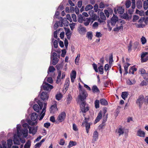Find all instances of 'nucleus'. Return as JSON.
<instances>
[{
	"label": "nucleus",
	"instance_id": "nucleus-60",
	"mask_svg": "<svg viewBox=\"0 0 148 148\" xmlns=\"http://www.w3.org/2000/svg\"><path fill=\"white\" fill-rule=\"evenodd\" d=\"M122 28H123V26H120L119 27H116L114 29V31H119Z\"/></svg>",
	"mask_w": 148,
	"mask_h": 148
},
{
	"label": "nucleus",
	"instance_id": "nucleus-41",
	"mask_svg": "<svg viewBox=\"0 0 148 148\" xmlns=\"http://www.w3.org/2000/svg\"><path fill=\"white\" fill-rule=\"evenodd\" d=\"M27 122L29 124L32 125H34L35 124H37V121H35V122H33L31 121L30 120H28L27 121Z\"/></svg>",
	"mask_w": 148,
	"mask_h": 148
},
{
	"label": "nucleus",
	"instance_id": "nucleus-21",
	"mask_svg": "<svg viewBox=\"0 0 148 148\" xmlns=\"http://www.w3.org/2000/svg\"><path fill=\"white\" fill-rule=\"evenodd\" d=\"M51 112H54L58 110L57 107V105L56 103L54 104L53 105L51 106L50 108Z\"/></svg>",
	"mask_w": 148,
	"mask_h": 148
},
{
	"label": "nucleus",
	"instance_id": "nucleus-27",
	"mask_svg": "<svg viewBox=\"0 0 148 148\" xmlns=\"http://www.w3.org/2000/svg\"><path fill=\"white\" fill-rule=\"evenodd\" d=\"M31 145V142L30 140H28L25 145L24 148H30Z\"/></svg>",
	"mask_w": 148,
	"mask_h": 148
},
{
	"label": "nucleus",
	"instance_id": "nucleus-39",
	"mask_svg": "<svg viewBox=\"0 0 148 148\" xmlns=\"http://www.w3.org/2000/svg\"><path fill=\"white\" fill-rule=\"evenodd\" d=\"M93 8V7L92 5L90 4L86 6L85 8V10L86 11H88L89 10Z\"/></svg>",
	"mask_w": 148,
	"mask_h": 148
},
{
	"label": "nucleus",
	"instance_id": "nucleus-50",
	"mask_svg": "<svg viewBox=\"0 0 148 148\" xmlns=\"http://www.w3.org/2000/svg\"><path fill=\"white\" fill-rule=\"evenodd\" d=\"M141 40L142 43L143 44H144L146 43L147 40L145 37L142 36Z\"/></svg>",
	"mask_w": 148,
	"mask_h": 148
},
{
	"label": "nucleus",
	"instance_id": "nucleus-51",
	"mask_svg": "<svg viewBox=\"0 0 148 148\" xmlns=\"http://www.w3.org/2000/svg\"><path fill=\"white\" fill-rule=\"evenodd\" d=\"M72 99V97L71 95L69 94L68 95V97L67 98L66 100L68 102V103H69L71 101V100Z\"/></svg>",
	"mask_w": 148,
	"mask_h": 148
},
{
	"label": "nucleus",
	"instance_id": "nucleus-1",
	"mask_svg": "<svg viewBox=\"0 0 148 148\" xmlns=\"http://www.w3.org/2000/svg\"><path fill=\"white\" fill-rule=\"evenodd\" d=\"M16 127L17 135H14L13 141L14 144L19 145L20 137L23 135L24 137L26 138L28 135V131L27 129H21V125L20 124L17 125Z\"/></svg>",
	"mask_w": 148,
	"mask_h": 148
},
{
	"label": "nucleus",
	"instance_id": "nucleus-8",
	"mask_svg": "<svg viewBox=\"0 0 148 148\" xmlns=\"http://www.w3.org/2000/svg\"><path fill=\"white\" fill-rule=\"evenodd\" d=\"M57 55L56 53L53 52L52 54V64L53 65H55L58 62L59 60L57 58Z\"/></svg>",
	"mask_w": 148,
	"mask_h": 148
},
{
	"label": "nucleus",
	"instance_id": "nucleus-55",
	"mask_svg": "<svg viewBox=\"0 0 148 148\" xmlns=\"http://www.w3.org/2000/svg\"><path fill=\"white\" fill-rule=\"evenodd\" d=\"M107 115L108 114H107L106 116L105 115L103 116V123H105L107 121Z\"/></svg>",
	"mask_w": 148,
	"mask_h": 148
},
{
	"label": "nucleus",
	"instance_id": "nucleus-2",
	"mask_svg": "<svg viewBox=\"0 0 148 148\" xmlns=\"http://www.w3.org/2000/svg\"><path fill=\"white\" fill-rule=\"evenodd\" d=\"M35 101L38 104L39 106L36 104L34 105L33 106V108L34 110L37 112H39L42 108L43 106V103L36 98Z\"/></svg>",
	"mask_w": 148,
	"mask_h": 148
},
{
	"label": "nucleus",
	"instance_id": "nucleus-32",
	"mask_svg": "<svg viewBox=\"0 0 148 148\" xmlns=\"http://www.w3.org/2000/svg\"><path fill=\"white\" fill-rule=\"evenodd\" d=\"M80 54H78L77 57H76V58L75 60V63L76 65H78V64L79 63L80 57Z\"/></svg>",
	"mask_w": 148,
	"mask_h": 148
},
{
	"label": "nucleus",
	"instance_id": "nucleus-42",
	"mask_svg": "<svg viewBox=\"0 0 148 148\" xmlns=\"http://www.w3.org/2000/svg\"><path fill=\"white\" fill-rule=\"evenodd\" d=\"M130 65V64L128 63L125 64V65L124 66V70L125 71L126 73H128V67Z\"/></svg>",
	"mask_w": 148,
	"mask_h": 148
},
{
	"label": "nucleus",
	"instance_id": "nucleus-31",
	"mask_svg": "<svg viewBox=\"0 0 148 148\" xmlns=\"http://www.w3.org/2000/svg\"><path fill=\"white\" fill-rule=\"evenodd\" d=\"M12 144V139H9L7 140V144L8 148H11Z\"/></svg>",
	"mask_w": 148,
	"mask_h": 148
},
{
	"label": "nucleus",
	"instance_id": "nucleus-57",
	"mask_svg": "<svg viewBox=\"0 0 148 148\" xmlns=\"http://www.w3.org/2000/svg\"><path fill=\"white\" fill-rule=\"evenodd\" d=\"M92 27L94 28H96L98 26V23L97 22H95L92 25Z\"/></svg>",
	"mask_w": 148,
	"mask_h": 148
},
{
	"label": "nucleus",
	"instance_id": "nucleus-49",
	"mask_svg": "<svg viewBox=\"0 0 148 148\" xmlns=\"http://www.w3.org/2000/svg\"><path fill=\"white\" fill-rule=\"evenodd\" d=\"M139 18V16L137 15H134L133 16L132 21L134 22H136Z\"/></svg>",
	"mask_w": 148,
	"mask_h": 148
},
{
	"label": "nucleus",
	"instance_id": "nucleus-17",
	"mask_svg": "<svg viewBox=\"0 0 148 148\" xmlns=\"http://www.w3.org/2000/svg\"><path fill=\"white\" fill-rule=\"evenodd\" d=\"M29 130L30 134H32L33 135H34L37 132V127H30L29 128Z\"/></svg>",
	"mask_w": 148,
	"mask_h": 148
},
{
	"label": "nucleus",
	"instance_id": "nucleus-13",
	"mask_svg": "<svg viewBox=\"0 0 148 148\" xmlns=\"http://www.w3.org/2000/svg\"><path fill=\"white\" fill-rule=\"evenodd\" d=\"M99 16L100 17V19L99 18L98 21L100 23H102L106 19V17L104 15V13L103 12H101L99 14Z\"/></svg>",
	"mask_w": 148,
	"mask_h": 148
},
{
	"label": "nucleus",
	"instance_id": "nucleus-14",
	"mask_svg": "<svg viewBox=\"0 0 148 148\" xmlns=\"http://www.w3.org/2000/svg\"><path fill=\"white\" fill-rule=\"evenodd\" d=\"M76 72L75 71L73 70L70 74L71 81L73 82L76 77Z\"/></svg>",
	"mask_w": 148,
	"mask_h": 148
},
{
	"label": "nucleus",
	"instance_id": "nucleus-30",
	"mask_svg": "<svg viewBox=\"0 0 148 148\" xmlns=\"http://www.w3.org/2000/svg\"><path fill=\"white\" fill-rule=\"evenodd\" d=\"M128 95L127 92H123L121 95V97L123 99L125 100L127 97Z\"/></svg>",
	"mask_w": 148,
	"mask_h": 148
},
{
	"label": "nucleus",
	"instance_id": "nucleus-45",
	"mask_svg": "<svg viewBox=\"0 0 148 148\" xmlns=\"http://www.w3.org/2000/svg\"><path fill=\"white\" fill-rule=\"evenodd\" d=\"M131 2L129 0H127L126 2L125 5L126 8H129L130 6Z\"/></svg>",
	"mask_w": 148,
	"mask_h": 148
},
{
	"label": "nucleus",
	"instance_id": "nucleus-35",
	"mask_svg": "<svg viewBox=\"0 0 148 148\" xmlns=\"http://www.w3.org/2000/svg\"><path fill=\"white\" fill-rule=\"evenodd\" d=\"M86 37L88 38L91 40L92 37V34L91 32H88L87 33Z\"/></svg>",
	"mask_w": 148,
	"mask_h": 148
},
{
	"label": "nucleus",
	"instance_id": "nucleus-25",
	"mask_svg": "<svg viewBox=\"0 0 148 148\" xmlns=\"http://www.w3.org/2000/svg\"><path fill=\"white\" fill-rule=\"evenodd\" d=\"M89 18H84L83 21H84V24L86 26L88 25L89 24Z\"/></svg>",
	"mask_w": 148,
	"mask_h": 148
},
{
	"label": "nucleus",
	"instance_id": "nucleus-48",
	"mask_svg": "<svg viewBox=\"0 0 148 148\" xmlns=\"http://www.w3.org/2000/svg\"><path fill=\"white\" fill-rule=\"evenodd\" d=\"M55 70V69L53 66H50L48 71V73H49V72H53Z\"/></svg>",
	"mask_w": 148,
	"mask_h": 148
},
{
	"label": "nucleus",
	"instance_id": "nucleus-62",
	"mask_svg": "<svg viewBox=\"0 0 148 148\" xmlns=\"http://www.w3.org/2000/svg\"><path fill=\"white\" fill-rule=\"evenodd\" d=\"M132 10L134 9L136 7V5H135V0H132Z\"/></svg>",
	"mask_w": 148,
	"mask_h": 148
},
{
	"label": "nucleus",
	"instance_id": "nucleus-37",
	"mask_svg": "<svg viewBox=\"0 0 148 148\" xmlns=\"http://www.w3.org/2000/svg\"><path fill=\"white\" fill-rule=\"evenodd\" d=\"M99 102L98 100H96L95 102V107L96 108H98L99 107Z\"/></svg>",
	"mask_w": 148,
	"mask_h": 148
},
{
	"label": "nucleus",
	"instance_id": "nucleus-23",
	"mask_svg": "<svg viewBox=\"0 0 148 148\" xmlns=\"http://www.w3.org/2000/svg\"><path fill=\"white\" fill-rule=\"evenodd\" d=\"M100 102L101 105L103 106H107L108 105V102L105 99H102L100 100Z\"/></svg>",
	"mask_w": 148,
	"mask_h": 148
},
{
	"label": "nucleus",
	"instance_id": "nucleus-19",
	"mask_svg": "<svg viewBox=\"0 0 148 148\" xmlns=\"http://www.w3.org/2000/svg\"><path fill=\"white\" fill-rule=\"evenodd\" d=\"M38 114L35 112L33 113L31 115V119L33 121H35L37 119L38 117Z\"/></svg>",
	"mask_w": 148,
	"mask_h": 148
},
{
	"label": "nucleus",
	"instance_id": "nucleus-46",
	"mask_svg": "<svg viewBox=\"0 0 148 148\" xmlns=\"http://www.w3.org/2000/svg\"><path fill=\"white\" fill-rule=\"evenodd\" d=\"M98 69L99 72L101 74H103V66H100L98 67Z\"/></svg>",
	"mask_w": 148,
	"mask_h": 148
},
{
	"label": "nucleus",
	"instance_id": "nucleus-38",
	"mask_svg": "<svg viewBox=\"0 0 148 148\" xmlns=\"http://www.w3.org/2000/svg\"><path fill=\"white\" fill-rule=\"evenodd\" d=\"M61 21L64 26H67L68 25L69 22L66 18H64Z\"/></svg>",
	"mask_w": 148,
	"mask_h": 148
},
{
	"label": "nucleus",
	"instance_id": "nucleus-12",
	"mask_svg": "<svg viewBox=\"0 0 148 148\" xmlns=\"http://www.w3.org/2000/svg\"><path fill=\"white\" fill-rule=\"evenodd\" d=\"M118 17L113 14V17L111 19V24L112 25L114 26L116 24V22L118 21Z\"/></svg>",
	"mask_w": 148,
	"mask_h": 148
},
{
	"label": "nucleus",
	"instance_id": "nucleus-54",
	"mask_svg": "<svg viewBox=\"0 0 148 148\" xmlns=\"http://www.w3.org/2000/svg\"><path fill=\"white\" fill-rule=\"evenodd\" d=\"M92 66L93 68L95 70V71L96 72H98V69L97 68V66L96 64L95 63H93L92 64Z\"/></svg>",
	"mask_w": 148,
	"mask_h": 148
},
{
	"label": "nucleus",
	"instance_id": "nucleus-15",
	"mask_svg": "<svg viewBox=\"0 0 148 148\" xmlns=\"http://www.w3.org/2000/svg\"><path fill=\"white\" fill-rule=\"evenodd\" d=\"M145 134V132L140 129H139L137 131L136 134L137 136L141 137H144Z\"/></svg>",
	"mask_w": 148,
	"mask_h": 148
},
{
	"label": "nucleus",
	"instance_id": "nucleus-22",
	"mask_svg": "<svg viewBox=\"0 0 148 148\" xmlns=\"http://www.w3.org/2000/svg\"><path fill=\"white\" fill-rule=\"evenodd\" d=\"M92 90L93 92L94 93H98L99 92V90L96 85H94L92 88Z\"/></svg>",
	"mask_w": 148,
	"mask_h": 148
},
{
	"label": "nucleus",
	"instance_id": "nucleus-6",
	"mask_svg": "<svg viewBox=\"0 0 148 148\" xmlns=\"http://www.w3.org/2000/svg\"><path fill=\"white\" fill-rule=\"evenodd\" d=\"M144 98L143 95L139 96L138 99L136 101V103L138 104L139 108H140L144 101Z\"/></svg>",
	"mask_w": 148,
	"mask_h": 148
},
{
	"label": "nucleus",
	"instance_id": "nucleus-40",
	"mask_svg": "<svg viewBox=\"0 0 148 148\" xmlns=\"http://www.w3.org/2000/svg\"><path fill=\"white\" fill-rule=\"evenodd\" d=\"M142 3L141 1H138L136 3L137 7L139 9L142 7Z\"/></svg>",
	"mask_w": 148,
	"mask_h": 148
},
{
	"label": "nucleus",
	"instance_id": "nucleus-63",
	"mask_svg": "<svg viewBox=\"0 0 148 148\" xmlns=\"http://www.w3.org/2000/svg\"><path fill=\"white\" fill-rule=\"evenodd\" d=\"M72 17L73 19V21L74 22H76V16L75 14H73L72 15Z\"/></svg>",
	"mask_w": 148,
	"mask_h": 148
},
{
	"label": "nucleus",
	"instance_id": "nucleus-20",
	"mask_svg": "<svg viewBox=\"0 0 148 148\" xmlns=\"http://www.w3.org/2000/svg\"><path fill=\"white\" fill-rule=\"evenodd\" d=\"M102 116V111H100L95 120L94 123H96L99 122Z\"/></svg>",
	"mask_w": 148,
	"mask_h": 148
},
{
	"label": "nucleus",
	"instance_id": "nucleus-34",
	"mask_svg": "<svg viewBox=\"0 0 148 148\" xmlns=\"http://www.w3.org/2000/svg\"><path fill=\"white\" fill-rule=\"evenodd\" d=\"M136 81L134 79L132 81H131L130 79H128L127 81V84L129 85H132L134 84L135 83Z\"/></svg>",
	"mask_w": 148,
	"mask_h": 148
},
{
	"label": "nucleus",
	"instance_id": "nucleus-47",
	"mask_svg": "<svg viewBox=\"0 0 148 148\" xmlns=\"http://www.w3.org/2000/svg\"><path fill=\"white\" fill-rule=\"evenodd\" d=\"M144 8L145 10H147L148 8V2L146 1H144L143 3Z\"/></svg>",
	"mask_w": 148,
	"mask_h": 148
},
{
	"label": "nucleus",
	"instance_id": "nucleus-44",
	"mask_svg": "<svg viewBox=\"0 0 148 148\" xmlns=\"http://www.w3.org/2000/svg\"><path fill=\"white\" fill-rule=\"evenodd\" d=\"M66 35L67 36V38L69 39L70 38L71 35V33L69 30H68L66 31Z\"/></svg>",
	"mask_w": 148,
	"mask_h": 148
},
{
	"label": "nucleus",
	"instance_id": "nucleus-26",
	"mask_svg": "<svg viewBox=\"0 0 148 148\" xmlns=\"http://www.w3.org/2000/svg\"><path fill=\"white\" fill-rule=\"evenodd\" d=\"M76 145L77 143L76 142L70 141L69 143V145L68 146V148H70L73 146Z\"/></svg>",
	"mask_w": 148,
	"mask_h": 148
},
{
	"label": "nucleus",
	"instance_id": "nucleus-33",
	"mask_svg": "<svg viewBox=\"0 0 148 148\" xmlns=\"http://www.w3.org/2000/svg\"><path fill=\"white\" fill-rule=\"evenodd\" d=\"M85 126L86 129V132L87 133H88L89 132V130L90 128V123H86L85 124H84Z\"/></svg>",
	"mask_w": 148,
	"mask_h": 148
},
{
	"label": "nucleus",
	"instance_id": "nucleus-16",
	"mask_svg": "<svg viewBox=\"0 0 148 148\" xmlns=\"http://www.w3.org/2000/svg\"><path fill=\"white\" fill-rule=\"evenodd\" d=\"M98 133L97 131H95L93 134L92 141L93 142L96 141L98 139Z\"/></svg>",
	"mask_w": 148,
	"mask_h": 148
},
{
	"label": "nucleus",
	"instance_id": "nucleus-5",
	"mask_svg": "<svg viewBox=\"0 0 148 148\" xmlns=\"http://www.w3.org/2000/svg\"><path fill=\"white\" fill-rule=\"evenodd\" d=\"M53 86L46 82H43L41 87V90L43 89L46 90H50L53 88Z\"/></svg>",
	"mask_w": 148,
	"mask_h": 148
},
{
	"label": "nucleus",
	"instance_id": "nucleus-36",
	"mask_svg": "<svg viewBox=\"0 0 148 148\" xmlns=\"http://www.w3.org/2000/svg\"><path fill=\"white\" fill-rule=\"evenodd\" d=\"M85 17H83L82 15H80L79 16V17L78 19V21L80 23H82L84 20V18Z\"/></svg>",
	"mask_w": 148,
	"mask_h": 148
},
{
	"label": "nucleus",
	"instance_id": "nucleus-11",
	"mask_svg": "<svg viewBox=\"0 0 148 148\" xmlns=\"http://www.w3.org/2000/svg\"><path fill=\"white\" fill-rule=\"evenodd\" d=\"M40 97L43 100H47L49 98V94L46 92H43L40 95Z\"/></svg>",
	"mask_w": 148,
	"mask_h": 148
},
{
	"label": "nucleus",
	"instance_id": "nucleus-43",
	"mask_svg": "<svg viewBox=\"0 0 148 148\" xmlns=\"http://www.w3.org/2000/svg\"><path fill=\"white\" fill-rule=\"evenodd\" d=\"M62 96L61 94H58L56 95V99L58 100H60L62 98Z\"/></svg>",
	"mask_w": 148,
	"mask_h": 148
},
{
	"label": "nucleus",
	"instance_id": "nucleus-56",
	"mask_svg": "<svg viewBox=\"0 0 148 148\" xmlns=\"http://www.w3.org/2000/svg\"><path fill=\"white\" fill-rule=\"evenodd\" d=\"M66 51L65 49H63L62 50L61 56L63 57H64L66 55Z\"/></svg>",
	"mask_w": 148,
	"mask_h": 148
},
{
	"label": "nucleus",
	"instance_id": "nucleus-61",
	"mask_svg": "<svg viewBox=\"0 0 148 148\" xmlns=\"http://www.w3.org/2000/svg\"><path fill=\"white\" fill-rule=\"evenodd\" d=\"M64 43L65 47L67 49L68 45V41L67 39H65L64 41Z\"/></svg>",
	"mask_w": 148,
	"mask_h": 148
},
{
	"label": "nucleus",
	"instance_id": "nucleus-9",
	"mask_svg": "<svg viewBox=\"0 0 148 148\" xmlns=\"http://www.w3.org/2000/svg\"><path fill=\"white\" fill-rule=\"evenodd\" d=\"M66 114L64 112H62L59 115L57 120L59 122H62L64 121L66 117Z\"/></svg>",
	"mask_w": 148,
	"mask_h": 148
},
{
	"label": "nucleus",
	"instance_id": "nucleus-58",
	"mask_svg": "<svg viewBox=\"0 0 148 148\" xmlns=\"http://www.w3.org/2000/svg\"><path fill=\"white\" fill-rule=\"evenodd\" d=\"M132 42L131 41H130V42L129 44V45L128 46V50L129 52H130L132 50Z\"/></svg>",
	"mask_w": 148,
	"mask_h": 148
},
{
	"label": "nucleus",
	"instance_id": "nucleus-4",
	"mask_svg": "<svg viewBox=\"0 0 148 148\" xmlns=\"http://www.w3.org/2000/svg\"><path fill=\"white\" fill-rule=\"evenodd\" d=\"M80 108L81 111L83 113H85L89 110V107L85 102H82L80 105Z\"/></svg>",
	"mask_w": 148,
	"mask_h": 148
},
{
	"label": "nucleus",
	"instance_id": "nucleus-28",
	"mask_svg": "<svg viewBox=\"0 0 148 148\" xmlns=\"http://www.w3.org/2000/svg\"><path fill=\"white\" fill-rule=\"evenodd\" d=\"M117 11L119 13L122 14L124 11V9L122 7H119L117 9Z\"/></svg>",
	"mask_w": 148,
	"mask_h": 148
},
{
	"label": "nucleus",
	"instance_id": "nucleus-64",
	"mask_svg": "<svg viewBox=\"0 0 148 148\" xmlns=\"http://www.w3.org/2000/svg\"><path fill=\"white\" fill-rule=\"evenodd\" d=\"M139 71L142 75L146 73L145 70L143 69H140L139 70Z\"/></svg>",
	"mask_w": 148,
	"mask_h": 148
},
{
	"label": "nucleus",
	"instance_id": "nucleus-29",
	"mask_svg": "<svg viewBox=\"0 0 148 148\" xmlns=\"http://www.w3.org/2000/svg\"><path fill=\"white\" fill-rule=\"evenodd\" d=\"M137 70V69L134 66H133L131 67L129 71V73L133 74L134 72L136 71Z\"/></svg>",
	"mask_w": 148,
	"mask_h": 148
},
{
	"label": "nucleus",
	"instance_id": "nucleus-7",
	"mask_svg": "<svg viewBox=\"0 0 148 148\" xmlns=\"http://www.w3.org/2000/svg\"><path fill=\"white\" fill-rule=\"evenodd\" d=\"M141 61L145 62L148 60V52H145L142 53L141 55Z\"/></svg>",
	"mask_w": 148,
	"mask_h": 148
},
{
	"label": "nucleus",
	"instance_id": "nucleus-10",
	"mask_svg": "<svg viewBox=\"0 0 148 148\" xmlns=\"http://www.w3.org/2000/svg\"><path fill=\"white\" fill-rule=\"evenodd\" d=\"M47 104L46 103H44V106L43 109L42 110V111L41 112V114H40V117L39 119V120L40 121H41L42 120L45 114V112L46 111V109L47 107Z\"/></svg>",
	"mask_w": 148,
	"mask_h": 148
},
{
	"label": "nucleus",
	"instance_id": "nucleus-3",
	"mask_svg": "<svg viewBox=\"0 0 148 148\" xmlns=\"http://www.w3.org/2000/svg\"><path fill=\"white\" fill-rule=\"evenodd\" d=\"M88 95V94L85 90H81L79 91L78 97L82 102H84V100L86 99Z\"/></svg>",
	"mask_w": 148,
	"mask_h": 148
},
{
	"label": "nucleus",
	"instance_id": "nucleus-53",
	"mask_svg": "<svg viewBox=\"0 0 148 148\" xmlns=\"http://www.w3.org/2000/svg\"><path fill=\"white\" fill-rule=\"evenodd\" d=\"M75 23H70L69 24V26L71 29L73 30L75 27Z\"/></svg>",
	"mask_w": 148,
	"mask_h": 148
},
{
	"label": "nucleus",
	"instance_id": "nucleus-52",
	"mask_svg": "<svg viewBox=\"0 0 148 148\" xmlns=\"http://www.w3.org/2000/svg\"><path fill=\"white\" fill-rule=\"evenodd\" d=\"M23 126L25 128L24 129H27V128L29 129V128L30 127L29 126L28 124L27 123H25L23 124Z\"/></svg>",
	"mask_w": 148,
	"mask_h": 148
},
{
	"label": "nucleus",
	"instance_id": "nucleus-24",
	"mask_svg": "<svg viewBox=\"0 0 148 148\" xmlns=\"http://www.w3.org/2000/svg\"><path fill=\"white\" fill-rule=\"evenodd\" d=\"M116 132L119 134V136L123 134L124 133L122 127H120L116 129Z\"/></svg>",
	"mask_w": 148,
	"mask_h": 148
},
{
	"label": "nucleus",
	"instance_id": "nucleus-59",
	"mask_svg": "<svg viewBox=\"0 0 148 148\" xmlns=\"http://www.w3.org/2000/svg\"><path fill=\"white\" fill-rule=\"evenodd\" d=\"M53 45L55 48H57L58 46V42L57 40H55L53 42Z\"/></svg>",
	"mask_w": 148,
	"mask_h": 148
},
{
	"label": "nucleus",
	"instance_id": "nucleus-18",
	"mask_svg": "<svg viewBox=\"0 0 148 148\" xmlns=\"http://www.w3.org/2000/svg\"><path fill=\"white\" fill-rule=\"evenodd\" d=\"M86 28L81 25H80L79 27V32L80 34H82L86 32Z\"/></svg>",
	"mask_w": 148,
	"mask_h": 148
}]
</instances>
